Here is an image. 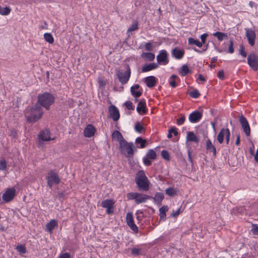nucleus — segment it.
I'll list each match as a JSON object with an SVG mask.
<instances>
[{
  "label": "nucleus",
  "instance_id": "37998d69",
  "mask_svg": "<svg viewBox=\"0 0 258 258\" xmlns=\"http://www.w3.org/2000/svg\"><path fill=\"white\" fill-rule=\"evenodd\" d=\"M142 249L138 247H134L131 250V252L133 255H138L141 254Z\"/></svg>",
  "mask_w": 258,
  "mask_h": 258
},
{
  "label": "nucleus",
  "instance_id": "7ed1b4c3",
  "mask_svg": "<svg viewBox=\"0 0 258 258\" xmlns=\"http://www.w3.org/2000/svg\"><path fill=\"white\" fill-rule=\"evenodd\" d=\"M54 102V96L49 93H44L42 94H39L38 96L37 102L46 109H49L50 106Z\"/></svg>",
  "mask_w": 258,
  "mask_h": 258
},
{
  "label": "nucleus",
  "instance_id": "8fccbe9b",
  "mask_svg": "<svg viewBox=\"0 0 258 258\" xmlns=\"http://www.w3.org/2000/svg\"><path fill=\"white\" fill-rule=\"evenodd\" d=\"M239 54L241 55L243 57H245L246 56V52H245L244 47L242 45L240 46Z\"/></svg>",
  "mask_w": 258,
  "mask_h": 258
},
{
  "label": "nucleus",
  "instance_id": "4be33fe9",
  "mask_svg": "<svg viewBox=\"0 0 258 258\" xmlns=\"http://www.w3.org/2000/svg\"><path fill=\"white\" fill-rule=\"evenodd\" d=\"M228 128H222L217 136V141L220 144L223 143L224 137H226L228 131Z\"/></svg>",
  "mask_w": 258,
  "mask_h": 258
},
{
  "label": "nucleus",
  "instance_id": "c756f323",
  "mask_svg": "<svg viewBox=\"0 0 258 258\" xmlns=\"http://www.w3.org/2000/svg\"><path fill=\"white\" fill-rule=\"evenodd\" d=\"M168 208L167 206H164L159 209V216L160 219L165 220L166 217V212L168 211Z\"/></svg>",
  "mask_w": 258,
  "mask_h": 258
},
{
  "label": "nucleus",
  "instance_id": "dca6fc26",
  "mask_svg": "<svg viewBox=\"0 0 258 258\" xmlns=\"http://www.w3.org/2000/svg\"><path fill=\"white\" fill-rule=\"evenodd\" d=\"M203 114L202 112L196 110L191 112L188 117L189 121L191 123L198 122L202 118Z\"/></svg>",
  "mask_w": 258,
  "mask_h": 258
},
{
  "label": "nucleus",
  "instance_id": "680f3d73",
  "mask_svg": "<svg viewBox=\"0 0 258 258\" xmlns=\"http://www.w3.org/2000/svg\"><path fill=\"white\" fill-rule=\"evenodd\" d=\"M240 136L239 135H237L236 136V140L235 141V145L236 146H238L240 144Z\"/></svg>",
  "mask_w": 258,
  "mask_h": 258
},
{
  "label": "nucleus",
  "instance_id": "bf43d9fd",
  "mask_svg": "<svg viewBox=\"0 0 258 258\" xmlns=\"http://www.w3.org/2000/svg\"><path fill=\"white\" fill-rule=\"evenodd\" d=\"M59 258H70V255L68 253H64L60 255Z\"/></svg>",
  "mask_w": 258,
  "mask_h": 258
},
{
  "label": "nucleus",
  "instance_id": "aec40b11",
  "mask_svg": "<svg viewBox=\"0 0 258 258\" xmlns=\"http://www.w3.org/2000/svg\"><path fill=\"white\" fill-rule=\"evenodd\" d=\"M95 132V127L93 125L89 124L84 129V135L86 137L89 138L93 136L94 135Z\"/></svg>",
  "mask_w": 258,
  "mask_h": 258
},
{
  "label": "nucleus",
  "instance_id": "7c9ffc66",
  "mask_svg": "<svg viewBox=\"0 0 258 258\" xmlns=\"http://www.w3.org/2000/svg\"><path fill=\"white\" fill-rule=\"evenodd\" d=\"M141 57L146 60L152 61L155 58V55L151 52H143L141 54Z\"/></svg>",
  "mask_w": 258,
  "mask_h": 258
},
{
  "label": "nucleus",
  "instance_id": "603ef678",
  "mask_svg": "<svg viewBox=\"0 0 258 258\" xmlns=\"http://www.w3.org/2000/svg\"><path fill=\"white\" fill-rule=\"evenodd\" d=\"M251 231L253 234L258 235V226L255 224H253Z\"/></svg>",
  "mask_w": 258,
  "mask_h": 258
},
{
  "label": "nucleus",
  "instance_id": "c03bdc74",
  "mask_svg": "<svg viewBox=\"0 0 258 258\" xmlns=\"http://www.w3.org/2000/svg\"><path fill=\"white\" fill-rule=\"evenodd\" d=\"M17 250L20 253H25L26 252V247L23 245H19L17 246Z\"/></svg>",
  "mask_w": 258,
  "mask_h": 258
},
{
  "label": "nucleus",
  "instance_id": "c9c22d12",
  "mask_svg": "<svg viewBox=\"0 0 258 258\" xmlns=\"http://www.w3.org/2000/svg\"><path fill=\"white\" fill-rule=\"evenodd\" d=\"M44 38L45 40L51 44L54 42V38L51 33H46L44 34Z\"/></svg>",
  "mask_w": 258,
  "mask_h": 258
},
{
  "label": "nucleus",
  "instance_id": "412c9836",
  "mask_svg": "<svg viewBox=\"0 0 258 258\" xmlns=\"http://www.w3.org/2000/svg\"><path fill=\"white\" fill-rule=\"evenodd\" d=\"M158 68V64L156 63L153 62L149 64H144L142 67V72L145 73L156 69Z\"/></svg>",
  "mask_w": 258,
  "mask_h": 258
},
{
  "label": "nucleus",
  "instance_id": "9b49d317",
  "mask_svg": "<svg viewBox=\"0 0 258 258\" xmlns=\"http://www.w3.org/2000/svg\"><path fill=\"white\" fill-rule=\"evenodd\" d=\"M247 63L254 70H258V57L253 53L249 54L247 58Z\"/></svg>",
  "mask_w": 258,
  "mask_h": 258
},
{
  "label": "nucleus",
  "instance_id": "4468645a",
  "mask_svg": "<svg viewBox=\"0 0 258 258\" xmlns=\"http://www.w3.org/2000/svg\"><path fill=\"white\" fill-rule=\"evenodd\" d=\"M126 221L127 225L135 233L138 232V228L135 224L133 214L131 213H127L126 215Z\"/></svg>",
  "mask_w": 258,
  "mask_h": 258
},
{
  "label": "nucleus",
  "instance_id": "393cba45",
  "mask_svg": "<svg viewBox=\"0 0 258 258\" xmlns=\"http://www.w3.org/2000/svg\"><path fill=\"white\" fill-rule=\"evenodd\" d=\"M140 88V85L136 84L131 88V92L132 95L136 98L139 97L142 95V91L138 90Z\"/></svg>",
  "mask_w": 258,
  "mask_h": 258
},
{
  "label": "nucleus",
  "instance_id": "e2e57ef3",
  "mask_svg": "<svg viewBox=\"0 0 258 258\" xmlns=\"http://www.w3.org/2000/svg\"><path fill=\"white\" fill-rule=\"evenodd\" d=\"M199 79L200 81L203 82H204L206 81V79L202 75H199Z\"/></svg>",
  "mask_w": 258,
  "mask_h": 258
},
{
  "label": "nucleus",
  "instance_id": "b1692460",
  "mask_svg": "<svg viewBox=\"0 0 258 258\" xmlns=\"http://www.w3.org/2000/svg\"><path fill=\"white\" fill-rule=\"evenodd\" d=\"M145 82L149 88H152L156 85V80L154 76H149L145 79Z\"/></svg>",
  "mask_w": 258,
  "mask_h": 258
},
{
  "label": "nucleus",
  "instance_id": "79ce46f5",
  "mask_svg": "<svg viewBox=\"0 0 258 258\" xmlns=\"http://www.w3.org/2000/svg\"><path fill=\"white\" fill-rule=\"evenodd\" d=\"M138 29V24L137 22L133 23L127 30V33L132 32Z\"/></svg>",
  "mask_w": 258,
  "mask_h": 258
},
{
  "label": "nucleus",
  "instance_id": "5fc2aeb1",
  "mask_svg": "<svg viewBox=\"0 0 258 258\" xmlns=\"http://www.w3.org/2000/svg\"><path fill=\"white\" fill-rule=\"evenodd\" d=\"M207 37H208V34L206 33H204V34L201 35L200 38H201L202 42H201V43H203V44L205 43L206 39Z\"/></svg>",
  "mask_w": 258,
  "mask_h": 258
},
{
  "label": "nucleus",
  "instance_id": "6e6552de",
  "mask_svg": "<svg viewBox=\"0 0 258 258\" xmlns=\"http://www.w3.org/2000/svg\"><path fill=\"white\" fill-rule=\"evenodd\" d=\"M114 203L115 202L113 200L106 199L102 201L101 206L106 209V213L108 214H111L113 213Z\"/></svg>",
  "mask_w": 258,
  "mask_h": 258
},
{
  "label": "nucleus",
  "instance_id": "c85d7f7f",
  "mask_svg": "<svg viewBox=\"0 0 258 258\" xmlns=\"http://www.w3.org/2000/svg\"><path fill=\"white\" fill-rule=\"evenodd\" d=\"M186 140L188 141L194 142L198 143L199 142V139L197 136L192 132H188L187 133Z\"/></svg>",
  "mask_w": 258,
  "mask_h": 258
},
{
  "label": "nucleus",
  "instance_id": "13d9d810",
  "mask_svg": "<svg viewBox=\"0 0 258 258\" xmlns=\"http://www.w3.org/2000/svg\"><path fill=\"white\" fill-rule=\"evenodd\" d=\"M230 131L229 130L226 137H225L226 144H228V143H229V142L230 140Z\"/></svg>",
  "mask_w": 258,
  "mask_h": 258
},
{
  "label": "nucleus",
  "instance_id": "ddd939ff",
  "mask_svg": "<svg viewBox=\"0 0 258 258\" xmlns=\"http://www.w3.org/2000/svg\"><path fill=\"white\" fill-rule=\"evenodd\" d=\"M245 35L247 37L249 44L253 46L255 39V33L253 30L249 28H245Z\"/></svg>",
  "mask_w": 258,
  "mask_h": 258
},
{
  "label": "nucleus",
  "instance_id": "69168bd1",
  "mask_svg": "<svg viewBox=\"0 0 258 258\" xmlns=\"http://www.w3.org/2000/svg\"><path fill=\"white\" fill-rule=\"evenodd\" d=\"M254 160L256 162H258V148L256 151V154L254 156Z\"/></svg>",
  "mask_w": 258,
  "mask_h": 258
},
{
  "label": "nucleus",
  "instance_id": "49530a36",
  "mask_svg": "<svg viewBox=\"0 0 258 258\" xmlns=\"http://www.w3.org/2000/svg\"><path fill=\"white\" fill-rule=\"evenodd\" d=\"M7 163L5 160L3 159L0 161V170H4L6 169Z\"/></svg>",
  "mask_w": 258,
  "mask_h": 258
},
{
  "label": "nucleus",
  "instance_id": "58836bf2",
  "mask_svg": "<svg viewBox=\"0 0 258 258\" xmlns=\"http://www.w3.org/2000/svg\"><path fill=\"white\" fill-rule=\"evenodd\" d=\"M165 192L169 196H174L176 194L177 191L173 187H169L166 189Z\"/></svg>",
  "mask_w": 258,
  "mask_h": 258
},
{
  "label": "nucleus",
  "instance_id": "a19ab883",
  "mask_svg": "<svg viewBox=\"0 0 258 258\" xmlns=\"http://www.w3.org/2000/svg\"><path fill=\"white\" fill-rule=\"evenodd\" d=\"M135 130L137 132L141 133L144 130V127L139 122H138L135 124Z\"/></svg>",
  "mask_w": 258,
  "mask_h": 258
},
{
  "label": "nucleus",
  "instance_id": "f03ea898",
  "mask_svg": "<svg viewBox=\"0 0 258 258\" xmlns=\"http://www.w3.org/2000/svg\"><path fill=\"white\" fill-rule=\"evenodd\" d=\"M135 181L140 190L147 191L149 189V181L146 176L144 171H139L135 177Z\"/></svg>",
  "mask_w": 258,
  "mask_h": 258
},
{
  "label": "nucleus",
  "instance_id": "9d476101",
  "mask_svg": "<svg viewBox=\"0 0 258 258\" xmlns=\"http://www.w3.org/2000/svg\"><path fill=\"white\" fill-rule=\"evenodd\" d=\"M156 158V153L153 149L149 150L146 153V156L143 158V163L146 166H149L151 164V160H154Z\"/></svg>",
  "mask_w": 258,
  "mask_h": 258
},
{
  "label": "nucleus",
  "instance_id": "a18cd8bd",
  "mask_svg": "<svg viewBox=\"0 0 258 258\" xmlns=\"http://www.w3.org/2000/svg\"><path fill=\"white\" fill-rule=\"evenodd\" d=\"M233 41L232 39H230L229 41V45L228 47V52L230 53H233L234 51L233 48Z\"/></svg>",
  "mask_w": 258,
  "mask_h": 258
},
{
  "label": "nucleus",
  "instance_id": "f704fd0d",
  "mask_svg": "<svg viewBox=\"0 0 258 258\" xmlns=\"http://www.w3.org/2000/svg\"><path fill=\"white\" fill-rule=\"evenodd\" d=\"M188 42L189 44H194L199 47H201L203 46V43H201L199 40H196L191 37L188 39Z\"/></svg>",
  "mask_w": 258,
  "mask_h": 258
},
{
  "label": "nucleus",
  "instance_id": "864d4df0",
  "mask_svg": "<svg viewBox=\"0 0 258 258\" xmlns=\"http://www.w3.org/2000/svg\"><path fill=\"white\" fill-rule=\"evenodd\" d=\"M184 121L185 117L181 116L177 120L176 123L178 125H181L184 123Z\"/></svg>",
  "mask_w": 258,
  "mask_h": 258
},
{
  "label": "nucleus",
  "instance_id": "cd10ccee",
  "mask_svg": "<svg viewBox=\"0 0 258 258\" xmlns=\"http://www.w3.org/2000/svg\"><path fill=\"white\" fill-rule=\"evenodd\" d=\"M112 138L113 139L116 140L118 142L119 144H120L122 141L124 140L121 134L118 131H115L113 132L112 134Z\"/></svg>",
  "mask_w": 258,
  "mask_h": 258
},
{
  "label": "nucleus",
  "instance_id": "6e6d98bb",
  "mask_svg": "<svg viewBox=\"0 0 258 258\" xmlns=\"http://www.w3.org/2000/svg\"><path fill=\"white\" fill-rule=\"evenodd\" d=\"M218 77L221 79L223 80L224 79V73L223 70H221L218 72Z\"/></svg>",
  "mask_w": 258,
  "mask_h": 258
},
{
  "label": "nucleus",
  "instance_id": "4c0bfd02",
  "mask_svg": "<svg viewBox=\"0 0 258 258\" xmlns=\"http://www.w3.org/2000/svg\"><path fill=\"white\" fill-rule=\"evenodd\" d=\"M11 9L9 7L2 8L0 6V14L3 16L8 15L11 12Z\"/></svg>",
  "mask_w": 258,
  "mask_h": 258
},
{
  "label": "nucleus",
  "instance_id": "ea45409f",
  "mask_svg": "<svg viewBox=\"0 0 258 258\" xmlns=\"http://www.w3.org/2000/svg\"><path fill=\"white\" fill-rule=\"evenodd\" d=\"M164 197V196L162 193L158 192L155 194L154 200L157 202L161 203L162 201L163 200Z\"/></svg>",
  "mask_w": 258,
  "mask_h": 258
},
{
  "label": "nucleus",
  "instance_id": "f8f14e48",
  "mask_svg": "<svg viewBox=\"0 0 258 258\" xmlns=\"http://www.w3.org/2000/svg\"><path fill=\"white\" fill-rule=\"evenodd\" d=\"M157 60L159 64L162 65H166L169 62L167 53L165 50L160 51L159 54L157 56Z\"/></svg>",
  "mask_w": 258,
  "mask_h": 258
},
{
  "label": "nucleus",
  "instance_id": "2eb2a0df",
  "mask_svg": "<svg viewBox=\"0 0 258 258\" xmlns=\"http://www.w3.org/2000/svg\"><path fill=\"white\" fill-rule=\"evenodd\" d=\"M239 121L245 135L247 136H249L250 134V129L247 119L243 115H241L240 116Z\"/></svg>",
  "mask_w": 258,
  "mask_h": 258
},
{
  "label": "nucleus",
  "instance_id": "72a5a7b5",
  "mask_svg": "<svg viewBox=\"0 0 258 258\" xmlns=\"http://www.w3.org/2000/svg\"><path fill=\"white\" fill-rule=\"evenodd\" d=\"M179 74L181 76H186L189 72V69L186 64L182 65L179 70Z\"/></svg>",
  "mask_w": 258,
  "mask_h": 258
},
{
  "label": "nucleus",
  "instance_id": "f257e3e1",
  "mask_svg": "<svg viewBox=\"0 0 258 258\" xmlns=\"http://www.w3.org/2000/svg\"><path fill=\"white\" fill-rule=\"evenodd\" d=\"M43 113L42 108L36 105L27 109L25 113V115L29 122H34L42 117Z\"/></svg>",
  "mask_w": 258,
  "mask_h": 258
},
{
  "label": "nucleus",
  "instance_id": "338daca9",
  "mask_svg": "<svg viewBox=\"0 0 258 258\" xmlns=\"http://www.w3.org/2000/svg\"><path fill=\"white\" fill-rule=\"evenodd\" d=\"M217 60V58L216 57H213L211 58L212 62H215Z\"/></svg>",
  "mask_w": 258,
  "mask_h": 258
},
{
  "label": "nucleus",
  "instance_id": "f3484780",
  "mask_svg": "<svg viewBox=\"0 0 258 258\" xmlns=\"http://www.w3.org/2000/svg\"><path fill=\"white\" fill-rule=\"evenodd\" d=\"M110 117L114 121H117L119 118V112L118 109L114 105L110 106L108 108Z\"/></svg>",
  "mask_w": 258,
  "mask_h": 258
},
{
  "label": "nucleus",
  "instance_id": "423d86ee",
  "mask_svg": "<svg viewBox=\"0 0 258 258\" xmlns=\"http://www.w3.org/2000/svg\"><path fill=\"white\" fill-rule=\"evenodd\" d=\"M47 185L51 188L54 184H58L60 181V179L57 174L53 171L48 173L46 176Z\"/></svg>",
  "mask_w": 258,
  "mask_h": 258
},
{
  "label": "nucleus",
  "instance_id": "2f4dec72",
  "mask_svg": "<svg viewBox=\"0 0 258 258\" xmlns=\"http://www.w3.org/2000/svg\"><path fill=\"white\" fill-rule=\"evenodd\" d=\"M178 79V78L176 75H172L168 80L170 86L172 88H175L176 86V80Z\"/></svg>",
  "mask_w": 258,
  "mask_h": 258
},
{
  "label": "nucleus",
  "instance_id": "a211bd4d",
  "mask_svg": "<svg viewBox=\"0 0 258 258\" xmlns=\"http://www.w3.org/2000/svg\"><path fill=\"white\" fill-rule=\"evenodd\" d=\"M54 140L50 137V132L48 130L45 129L42 131L39 135V141L40 142L43 141H48Z\"/></svg>",
  "mask_w": 258,
  "mask_h": 258
},
{
  "label": "nucleus",
  "instance_id": "0e129e2a",
  "mask_svg": "<svg viewBox=\"0 0 258 258\" xmlns=\"http://www.w3.org/2000/svg\"><path fill=\"white\" fill-rule=\"evenodd\" d=\"M179 211H180L179 209L177 210L176 211H175L174 213H173L172 214V216L173 217H176V216H178L179 214Z\"/></svg>",
  "mask_w": 258,
  "mask_h": 258
},
{
  "label": "nucleus",
  "instance_id": "5701e85b",
  "mask_svg": "<svg viewBox=\"0 0 258 258\" xmlns=\"http://www.w3.org/2000/svg\"><path fill=\"white\" fill-rule=\"evenodd\" d=\"M206 149L209 152H212L214 157L216 156V149L214 145H213L210 140L208 139L206 141Z\"/></svg>",
  "mask_w": 258,
  "mask_h": 258
},
{
  "label": "nucleus",
  "instance_id": "20e7f679",
  "mask_svg": "<svg viewBox=\"0 0 258 258\" xmlns=\"http://www.w3.org/2000/svg\"><path fill=\"white\" fill-rule=\"evenodd\" d=\"M134 144L128 143L125 140L122 141L119 144L120 150L125 156L130 157L134 154Z\"/></svg>",
  "mask_w": 258,
  "mask_h": 258
},
{
  "label": "nucleus",
  "instance_id": "a878e982",
  "mask_svg": "<svg viewBox=\"0 0 258 258\" xmlns=\"http://www.w3.org/2000/svg\"><path fill=\"white\" fill-rule=\"evenodd\" d=\"M57 226V221L55 220H51L46 225V231L51 233L53 229Z\"/></svg>",
  "mask_w": 258,
  "mask_h": 258
},
{
  "label": "nucleus",
  "instance_id": "774afa93",
  "mask_svg": "<svg viewBox=\"0 0 258 258\" xmlns=\"http://www.w3.org/2000/svg\"><path fill=\"white\" fill-rule=\"evenodd\" d=\"M172 132H170V130H169V133H168V134L167 135V137L169 138V139H170L172 138Z\"/></svg>",
  "mask_w": 258,
  "mask_h": 258
},
{
  "label": "nucleus",
  "instance_id": "1a4fd4ad",
  "mask_svg": "<svg viewBox=\"0 0 258 258\" xmlns=\"http://www.w3.org/2000/svg\"><path fill=\"white\" fill-rule=\"evenodd\" d=\"M16 195V189L14 188L7 189L2 196L3 200L8 203L12 201Z\"/></svg>",
  "mask_w": 258,
  "mask_h": 258
},
{
  "label": "nucleus",
  "instance_id": "473e14b6",
  "mask_svg": "<svg viewBox=\"0 0 258 258\" xmlns=\"http://www.w3.org/2000/svg\"><path fill=\"white\" fill-rule=\"evenodd\" d=\"M213 35L216 37L218 40L220 41H222L224 39H226L228 38L227 34L220 32H216L213 33Z\"/></svg>",
  "mask_w": 258,
  "mask_h": 258
},
{
  "label": "nucleus",
  "instance_id": "052dcab7",
  "mask_svg": "<svg viewBox=\"0 0 258 258\" xmlns=\"http://www.w3.org/2000/svg\"><path fill=\"white\" fill-rule=\"evenodd\" d=\"M170 130V132H172V133L175 136H177L178 132L175 127H172Z\"/></svg>",
  "mask_w": 258,
  "mask_h": 258
},
{
  "label": "nucleus",
  "instance_id": "e433bc0d",
  "mask_svg": "<svg viewBox=\"0 0 258 258\" xmlns=\"http://www.w3.org/2000/svg\"><path fill=\"white\" fill-rule=\"evenodd\" d=\"M146 140L142 139V138L138 137L136 140V143L140 144L141 148H144L146 146Z\"/></svg>",
  "mask_w": 258,
  "mask_h": 258
},
{
  "label": "nucleus",
  "instance_id": "39448f33",
  "mask_svg": "<svg viewBox=\"0 0 258 258\" xmlns=\"http://www.w3.org/2000/svg\"><path fill=\"white\" fill-rule=\"evenodd\" d=\"M126 197L129 200H135L137 204L145 203L150 198V196L139 192L128 193Z\"/></svg>",
  "mask_w": 258,
  "mask_h": 258
},
{
  "label": "nucleus",
  "instance_id": "4d7b16f0",
  "mask_svg": "<svg viewBox=\"0 0 258 258\" xmlns=\"http://www.w3.org/2000/svg\"><path fill=\"white\" fill-rule=\"evenodd\" d=\"M145 49L147 51L152 50V43L151 42L146 43L145 45Z\"/></svg>",
  "mask_w": 258,
  "mask_h": 258
},
{
  "label": "nucleus",
  "instance_id": "6ab92c4d",
  "mask_svg": "<svg viewBox=\"0 0 258 258\" xmlns=\"http://www.w3.org/2000/svg\"><path fill=\"white\" fill-rule=\"evenodd\" d=\"M184 54V51L183 49H181L178 48V47H175L171 51L172 55L177 59H181Z\"/></svg>",
  "mask_w": 258,
  "mask_h": 258
},
{
  "label": "nucleus",
  "instance_id": "bb28decb",
  "mask_svg": "<svg viewBox=\"0 0 258 258\" xmlns=\"http://www.w3.org/2000/svg\"><path fill=\"white\" fill-rule=\"evenodd\" d=\"M146 103L144 101H140L137 107V111L140 114H145L146 110Z\"/></svg>",
  "mask_w": 258,
  "mask_h": 258
},
{
  "label": "nucleus",
  "instance_id": "de8ad7c7",
  "mask_svg": "<svg viewBox=\"0 0 258 258\" xmlns=\"http://www.w3.org/2000/svg\"><path fill=\"white\" fill-rule=\"evenodd\" d=\"M161 155L164 159H165L167 160H169L170 156H169L168 152L167 151L163 150L161 152Z\"/></svg>",
  "mask_w": 258,
  "mask_h": 258
},
{
  "label": "nucleus",
  "instance_id": "3c124183",
  "mask_svg": "<svg viewBox=\"0 0 258 258\" xmlns=\"http://www.w3.org/2000/svg\"><path fill=\"white\" fill-rule=\"evenodd\" d=\"M124 105L128 110H133L134 109V106L132 102L126 101L124 103Z\"/></svg>",
  "mask_w": 258,
  "mask_h": 258
},
{
  "label": "nucleus",
  "instance_id": "0eeeda50",
  "mask_svg": "<svg viewBox=\"0 0 258 258\" xmlns=\"http://www.w3.org/2000/svg\"><path fill=\"white\" fill-rule=\"evenodd\" d=\"M131 70L128 66L127 67V70L126 72H123L118 71L117 73V76L119 82L122 84H125L127 83L131 77Z\"/></svg>",
  "mask_w": 258,
  "mask_h": 258
},
{
  "label": "nucleus",
  "instance_id": "09e8293b",
  "mask_svg": "<svg viewBox=\"0 0 258 258\" xmlns=\"http://www.w3.org/2000/svg\"><path fill=\"white\" fill-rule=\"evenodd\" d=\"M200 95L199 92L197 90H195L189 93V95L194 98H197L199 97Z\"/></svg>",
  "mask_w": 258,
  "mask_h": 258
}]
</instances>
